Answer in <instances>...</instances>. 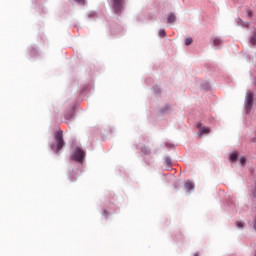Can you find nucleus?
Here are the masks:
<instances>
[{
  "mask_svg": "<svg viewBox=\"0 0 256 256\" xmlns=\"http://www.w3.org/2000/svg\"><path fill=\"white\" fill-rule=\"evenodd\" d=\"M236 24L238 27H249V22H243L241 18L236 19Z\"/></svg>",
  "mask_w": 256,
  "mask_h": 256,
  "instance_id": "12",
  "label": "nucleus"
},
{
  "mask_svg": "<svg viewBox=\"0 0 256 256\" xmlns=\"http://www.w3.org/2000/svg\"><path fill=\"white\" fill-rule=\"evenodd\" d=\"M236 227H238V229H243L245 227V223H243V222H236Z\"/></svg>",
  "mask_w": 256,
  "mask_h": 256,
  "instance_id": "24",
  "label": "nucleus"
},
{
  "mask_svg": "<svg viewBox=\"0 0 256 256\" xmlns=\"http://www.w3.org/2000/svg\"><path fill=\"white\" fill-rule=\"evenodd\" d=\"M194 256H199V253H198V252H196V253L194 254Z\"/></svg>",
  "mask_w": 256,
  "mask_h": 256,
  "instance_id": "30",
  "label": "nucleus"
},
{
  "mask_svg": "<svg viewBox=\"0 0 256 256\" xmlns=\"http://www.w3.org/2000/svg\"><path fill=\"white\" fill-rule=\"evenodd\" d=\"M255 97V93L253 91H248L246 93L245 98V111L246 115H249L251 113V109H253V99Z\"/></svg>",
  "mask_w": 256,
  "mask_h": 256,
  "instance_id": "4",
  "label": "nucleus"
},
{
  "mask_svg": "<svg viewBox=\"0 0 256 256\" xmlns=\"http://www.w3.org/2000/svg\"><path fill=\"white\" fill-rule=\"evenodd\" d=\"M245 163H247V158L245 156L240 157V165L243 167Z\"/></svg>",
  "mask_w": 256,
  "mask_h": 256,
  "instance_id": "23",
  "label": "nucleus"
},
{
  "mask_svg": "<svg viewBox=\"0 0 256 256\" xmlns=\"http://www.w3.org/2000/svg\"><path fill=\"white\" fill-rule=\"evenodd\" d=\"M85 93V90H82L81 92H80V95H83Z\"/></svg>",
  "mask_w": 256,
  "mask_h": 256,
  "instance_id": "29",
  "label": "nucleus"
},
{
  "mask_svg": "<svg viewBox=\"0 0 256 256\" xmlns=\"http://www.w3.org/2000/svg\"><path fill=\"white\" fill-rule=\"evenodd\" d=\"M97 17H99V14L96 11L88 13V19H97Z\"/></svg>",
  "mask_w": 256,
  "mask_h": 256,
  "instance_id": "17",
  "label": "nucleus"
},
{
  "mask_svg": "<svg viewBox=\"0 0 256 256\" xmlns=\"http://www.w3.org/2000/svg\"><path fill=\"white\" fill-rule=\"evenodd\" d=\"M191 43H193V38L188 37V38L185 39L186 47H189V45H191Z\"/></svg>",
  "mask_w": 256,
  "mask_h": 256,
  "instance_id": "21",
  "label": "nucleus"
},
{
  "mask_svg": "<svg viewBox=\"0 0 256 256\" xmlns=\"http://www.w3.org/2000/svg\"><path fill=\"white\" fill-rule=\"evenodd\" d=\"M177 21V16L173 12H170L167 17V23H175Z\"/></svg>",
  "mask_w": 256,
  "mask_h": 256,
  "instance_id": "11",
  "label": "nucleus"
},
{
  "mask_svg": "<svg viewBox=\"0 0 256 256\" xmlns=\"http://www.w3.org/2000/svg\"><path fill=\"white\" fill-rule=\"evenodd\" d=\"M247 15L251 19V17H253V11L252 10H247Z\"/></svg>",
  "mask_w": 256,
  "mask_h": 256,
  "instance_id": "27",
  "label": "nucleus"
},
{
  "mask_svg": "<svg viewBox=\"0 0 256 256\" xmlns=\"http://www.w3.org/2000/svg\"><path fill=\"white\" fill-rule=\"evenodd\" d=\"M112 12L114 15H122L125 10V0H111Z\"/></svg>",
  "mask_w": 256,
  "mask_h": 256,
  "instance_id": "3",
  "label": "nucleus"
},
{
  "mask_svg": "<svg viewBox=\"0 0 256 256\" xmlns=\"http://www.w3.org/2000/svg\"><path fill=\"white\" fill-rule=\"evenodd\" d=\"M184 188L186 191H194L195 184L193 182H191V180H187L184 184Z\"/></svg>",
  "mask_w": 256,
  "mask_h": 256,
  "instance_id": "9",
  "label": "nucleus"
},
{
  "mask_svg": "<svg viewBox=\"0 0 256 256\" xmlns=\"http://www.w3.org/2000/svg\"><path fill=\"white\" fill-rule=\"evenodd\" d=\"M153 91L155 95H161V88L157 85L153 86Z\"/></svg>",
  "mask_w": 256,
  "mask_h": 256,
  "instance_id": "18",
  "label": "nucleus"
},
{
  "mask_svg": "<svg viewBox=\"0 0 256 256\" xmlns=\"http://www.w3.org/2000/svg\"><path fill=\"white\" fill-rule=\"evenodd\" d=\"M78 5H85V0H74Z\"/></svg>",
  "mask_w": 256,
  "mask_h": 256,
  "instance_id": "25",
  "label": "nucleus"
},
{
  "mask_svg": "<svg viewBox=\"0 0 256 256\" xmlns=\"http://www.w3.org/2000/svg\"><path fill=\"white\" fill-rule=\"evenodd\" d=\"M87 153L81 147H76L70 156V161H75L76 163H83L85 161V156Z\"/></svg>",
  "mask_w": 256,
  "mask_h": 256,
  "instance_id": "2",
  "label": "nucleus"
},
{
  "mask_svg": "<svg viewBox=\"0 0 256 256\" xmlns=\"http://www.w3.org/2000/svg\"><path fill=\"white\" fill-rule=\"evenodd\" d=\"M69 180L73 183L75 181H77V175L74 174L73 172L70 173V176H69Z\"/></svg>",
  "mask_w": 256,
  "mask_h": 256,
  "instance_id": "19",
  "label": "nucleus"
},
{
  "mask_svg": "<svg viewBox=\"0 0 256 256\" xmlns=\"http://www.w3.org/2000/svg\"><path fill=\"white\" fill-rule=\"evenodd\" d=\"M73 117H75V106H72L71 109L64 113V119L66 121H73Z\"/></svg>",
  "mask_w": 256,
  "mask_h": 256,
  "instance_id": "7",
  "label": "nucleus"
},
{
  "mask_svg": "<svg viewBox=\"0 0 256 256\" xmlns=\"http://www.w3.org/2000/svg\"><path fill=\"white\" fill-rule=\"evenodd\" d=\"M159 37H167V32H165V29H160L159 30Z\"/></svg>",
  "mask_w": 256,
  "mask_h": 256,
  "instance_id": "22",
  "label": "nucleus"
},
{
  "mask_svg": "<svg viewBox=\"0 0 256 256\" xmlns=\"http://www.w3.org/2000/svg\"><path fill=\"white\" fill-rule=\"evenodd\" d=\"M165 163H166L168 169H171V167H173V162H172V160H171V156H167V157L165 158Z\"/></svg>",
  "mask_w": 256,
  "mask_h": 256,
  "instance_id": "16",
  "label": "nucleus"
},
{
  "mask_svg": "<svg viewBox=\"0 0 256 256\" xmlns=\"http://www.w3.org/2000/svg\"><path fill=\"white\" fill-rule=\"evenodd\" d=\"M140 151L143 155H151V148L145 144L140 147Z\"/></svg>",
  "mask_w": 256,
  "mask_h": 256,
  "instance_id": "10",
  "label": "nucleus"
},
{
  "mask_svg": "<svg viewBox=\"0 0 256 256\" xmlns=\"http://www.w3.org/2000/svg\"><path fill=\"white\" fill-rule=\"evenodd\" d=\"M237 159H239V154L234 151L230 154L229 156V160L232 162V163H235V161H237Z\"/></svg>",
  "mask_w": 256,
  "mask_h": 256,
  "instance_id": "14",
  "label": "nucleus"
},
{
  "mask_svg": "<svg viewBox=\"0 0 256 256\" xmlns=\"http://www.w3.org/2000/svg\"><path fill=\"white\" fill-rule=\"evenodd\" d=\"M202 89L209 91V89H211V85L208 82H205L202 84Z\"/></svg>",
  "mask_w": 256,
  "mask_h": 256,
  "instance_id": "20",
  "label": "nucleus"
},
{
  "mask_svg": "<svg viewBox=\"0 0 256 256\" xmlns=\"http://www.w3.org/2000/svg\"><path fill=\"white\" fill-rule=\"evenodd\" d=\"M166 147H171V144H169L168 142L165 143Z\"/></svg>",
  "mask_w": 256,
  "mask_h": 256,
  "instance_id": "28",
  "label": "nucleus"
},
{
  "mask_svg": "<svg viewBox=\"0 0 256 256\" xmlns=\"http://www.w3.org/2000/svg\"><path fill=\"white\" fill-rule=\"evenodd\" d=\"M214 47H219L220 45H223V40L219 37L215 38L213 40Z\"/></svg>",
  "mask_w": 256,
  "mask_h": 256,
  "instance_id": "15",
  "label": "nucleus"
},
{
  "mask_svg": "<svg viewBox=\"0 0 256 256\" xmlns=\"http://www.w3.org/2000/svg\"><path fill=\"white\" fill-rule=\"evenodd\" d=\"M196 127L197 129H199L198 131L199 137H201L202 135H209V133H211V128L203 126L201 122H198Z\"/></svg>",
  "mask_w": 256,
  "mask_h": 256,
  "instance_id": "6",
  "label": "nucleus"
},
{
  "mask_svg": "<svg viewBox=\"0 0 256 256\" xmlns=\"http://www.w3.org/2000/svg\"><path fill=\"white\" fill-rule=\"evenodd\" d=\"M65 139L63 138V130L59 128L54 132V142L50 143V149L54 155H61V151L65 147Z\"/></svg>",
  "mask_w": 256,
  "mask_h": 256,
  "instance_id": "1",
  "label": "nucleus"
},
{
  "mask_svg": "<svg viewBox=\"0 0 256 256\" xmlns=\"http://www.w3.org/2000/svg\"><path fill=\"white\" fill-rule=\"evenodd\" d=\"M136 149H139V146H138V145H136Z\"/></svg>",
  "mask_w": 256,
  "mask_h": 256,
  "instance_id": "31",
  "label": "nucleus"
},
{
  "mask_svg": "<svg viewBox=\"0 0 256 256\" xmlns=\"http://www.w3.org/2000/svg\"><path fill=\"white\" fill-rule=\"evenodd\" d=\"M170 109L171 104H165V106L159 110V113H161V115H165V113L169 112Z\"/></svg>",
  "mask_w": 256,
  "mask_h": 256,
  "instance_id": "13",
  "label": "nucleus"
},
{
  "mask_svg": "<svg viewBox=\"0 0 256 256\" xmlns=\"http://www.w3.org/2000/svg\"><path fill=\"white\" fill-rule=\"evenodd\" d=\"M28 53L30 57H39V49L37 48V46L32 45L28 47Z\"/></svg>",
  "mask_w": 256,
  "mask_h": 256,
  "instance_id": "8",
  "label": "nucleus"
},
{
  "mask_svg": "<svg viewBox=\"0 0 256 256\" xmlns=\"http://www.w3.org/2000/svg\"><path fill=\"white\" fill-rule=\"evenodd\" d=\"M115 211V204L111 201L108 202V204H105V207L102 208V216L105 219H109V215H113V212Z\"/></svg>",
  "mask_w": 256,
  "mask_h": 256,
  "instance_id": "5",
  "label": "nucleus"
},
{
  "mask_svg": "<svg viewBox=\"0 0 256 256\" xmlns=\"http://www.w3.org/2000/svg\"><path fill=\"white\" fill-rule=\"evenodd\" d=\"M144 163L145 165H147L148 167L151 166V161L147 158L144 159Z\"/></svg>",
  "mask_w": 256,
  "mask_h": 256,
  "instance_id": "26",
  "label": "nucleus"
}]
</instances>
